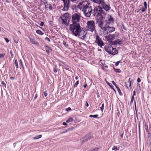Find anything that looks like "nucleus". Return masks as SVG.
Segmentation results:
<instances>
[{
    "mask_svg": "<svg viewBox=\"0 0 151 151\" xmlns=\"http://www.w3.org/2000/svg\"><path fill=\"white\" fill-rule=\"evenodd\" d=\"M86 1H83L79 4V7L81 10L82 9L84 15L86 17L91 16L92 12V7Z\"/></svg>",
    "mask_w": 151,
    "mask_h": 151,
    "instance_id": "obj_1",
    "label": "nucleus"
},
{
    "mask_svg": "<svg viewBox=\"0 0 151 151\" xmlns=\"http://www.w3.org/2000/svg\"><path fill=\"white\" fill-rule=\"evenodd\" d=\"M69 29L73 35L77 37V35H78V33L82 28L81 27L80 24H72L70 25Z\"/></svg>",
    "mask_w": 151,
    "mask_h": 151,
    "instance_id": "obj_2",
    "label": "nucleus"
},
{
    "mask_svg": "<svg viewBox=\"0 0 151 151\" xmlns=\"http://www.w3.org/2000/svg\"><path fill=\"white\" fill-rule=\"evenodd\" d=\"M96 24L101 28L102 30L105 31L106 28L107 26V23L104 21L102 17H97L96 19Z\"/></svg>",
    "mask_w": 151,
    "mask_h": 151,
    "instance_id": "obj_3",
    "label": "nucleus"
},
{
    "mask_svg": "<svg viewBox=\"0 0 151 151\" xmlns=\"http://www.w3.org/2000/svg\"><path fill=\"white\" fill-rule=\"evenodd\" d=\"M93 3L98 4L102 6L103 8L106 11L109 10L111 8L109 4H107L105 2V0H90Z\"/></svg>",
    "mask_w": 151,
    "mask_h": 151,
    "instance_id": "obj_4",
    "label": "nucleus"
},
{
    "mask_svg": "<svg viewBox=\"0 0 151 151\" xmlns=\"http://www.w3.org/2000/svg\"><path fill=\"white\" fill-rule=\"evenodd\" d=\"M81 19V14L79 13H75L73 14L71 22L72 24H79L80 21Z\"/></svg>",
    "mask_w": 151,
    "mask_h": 151,
    "instance_id": "obj_5",
    "label": "nucleus"
},
{
    "mask_svg": "<svg viewBox=\"0 0 151 151\" xmlns=\"http://www.w3.org/2000/svg\"><path fill=\"white\" fill-rule=\"evenodd\" d=\"M63 2V8L62 9L64 11H67L70 7V1L72 2H74L76 1L77 0H62Z\"/></svg>",
    "mask_w": 151,
    "mask_h": 151,
    "instance_id": "obj_6",
    "label": "nucleus"
},
{
    "mask_svg": "<svg viewBox=\"0 0 151 151\" xmlns=\"http://www.w3.org/2000/svg\"><path fill=\"white\" fill-rule=\"evenodd\" d=\"M69 14L68 13H65L63 14L61 17L60 18L62 20V23L67 26L69 24Z\"/></svg>",
    "mask_w": 151,
    "mask_h": 151,
    "instance_id": "obj_7",
    "label": "nucleus"
},
{
    "mask_svg": "<svg viewBox=\"0 0 151 151\" xmlns=\"http://www.w3.org/2000/svg\"><path fill=\"white\" fill-rule=\"evenodd\" d=\"M86 29L89 31L93 32L95 30V22L93 21H88L87 23Z\"/></svg>",
    "mask_w": 151,
    "mask_h": 151,
    "instance_id": "obj_8",
    "label": "nucleus"
},
{
    "mask_svg": "<svg viewBox=\"0 0 151 151\" xmlns=\"http://www.w3.org/2000/svg\"><path fill=\"white\" fill-rule=\"evenodd\" d=\"M80 31L78 33V35H77V36H78V37L81 40H85L87 32L82 28Z\"/></svg>",
    "mask_w": 151,
    "mask_h": 151,
    "instance_id": "obj_9",
    "label": "nucleus"
},
{
    "mask_svg": "<svg viewBox=\"0 0 151 151\" xmlns=\"http://www.w3.org/2000/svg\"><path fill=\"white\" fill-rule=\"evenodd\" d=\"M95 42L97 43L100 47H102L104 45L103 41L98 35H97L96 37Z\"/></svg>",
    "mask_w": 151,
    "mask_h": 151,
    "instance_id": "obj_10",
    "label": "nucleus"
},
{
    "mask_svg": "<svg viewBox=\"0 0 151 151\" xmlns=\"http://www.w3.org/2000/svg\"><path fill=\"white\" fill-rule=\"evenodd\" d=\"M93 137V136L91 134H89L85 137L81 139V142L82 143H84L85 142L88 141L89 140H90Z\"/></svg>",
    "mask_w": 151,
    "mask_h": 151,
    "instance_id": "obj_11",
    "label": "nucleus"
},
{
    "mask_svg": "<svg viewBox=\"0 0 151 151\" xmlns=\"http://www.w3.org/2000/svg\"><path fill=\"white\" fill-rule=\"evenodd\" d=\"M114 19L111 16L109 15L108 17L105 22L106 23L107 25H108V24H112L114 23Z\"/></svg>",
    "mask_w": 151,
    "mask_h": 151,
    "instance_id": "obj_12",
    "label": "nucleus"
},
{
    "mask_svg": "<svg viewBox=\"0 0 151 151\" xmlns=\"http://www.w3.org/2000/svg\"><path fill=\"white\" fill-rule=\"evenodd\" d=\"M105 49L108 53H111V50L113 49V47L110 45H106L105 46Z\"/></svg>",
    "mask_w": 151,
    "mask_h": 151,
    "instance_id": "obj_13",
    "label": "nucleus"
},
{
    "mask_svg": "<svg viewBox=\"0 0 151 151\" xmlns=\"http://www.w3.org/2000/svg\"><path fill=\"white\" fill-rule=\"evenodd\" d=\"M102 9H103L101 7V9L100 10H99L98 13L97 14V17H102L103 18L105 14V12Z\"/></svg>",
    "mask_w": 151,
    "mask_h": 151,
    "instance_id": "obj_14",
    "label": "nucleus"
},
{
    "mask_svg": "<svg viewBox=\"0 0 151 151\" xmlns=\"http://www.w3.org/2000/svg\"><path fill=\"white\" fill-rule=\"evenodd\" d=\"M101 9V7L98 6L95 7L93 10H92V14L93 15H96L97 16L99 10H100Z\"/></svg>",
    "mask_w": 151,
    "mask_h": 151,
    "instance_id": "obj_15",
    "label": "nucleus"
},
{
    "mask_svg": "<svg viewBox=\"0 0 151 151\" xmlns=\"http://www.w3.org/2000/svg\"><path fill=\"white\" fill-rule=\"evenodd\" d=\"M115 28L112 27H109V25H107V26L106 28V31H108V33H111L113 32L114 31Z\"/></svg>",
    "mask_w": 151,
    "mask_h": 151,
    "instance_id": "obj_16",
    "label": "nucleus"
},
{
    "mask_svg": "<svg viewBox=\"0 0 151 151\" xmlns=\"http://www.w3.org/2000/svg\"><path fill=\"white\" fill-rule=\"evenodd\" d=\"M115 36L114 35H110L109 34L108 36V41L110 42H113L112 41L114 39Z\"/></svg>",
    "mask_w": 151,
    "mask_h": 151,
    "instance_id": "obj_17",
    "label": "nucleus"
},
{
    "mask_svg": "<svg viewBox=\"0 0 151 151\" xmlns=\"http://www.w3.org/2000/svg\"><path fill=\"white\" fill-rule=\"evenodd\" d=\"M45 6L46 7V9L48 8L50 10H52V6L50 4H47V1H46L45 2H44Z\"/></svg>",
    "mask_w": 151,
    "mask_h": 151,
    "instance_id": "obj_18",
    "label": "nucleus"
},
{
    "mask_svg": "<svg viewBox=\"0 0 151 151\" xmlns=\"http://www.w3.org/2000/svg\"><path fill=\"white\" fill-rule=\"evenodd\" d=\"M122 42L121 40L119 39H117L116 40H115L111 43L112 45H121L122 43Z\"/></svg>",
    "mask_w": 151,
    "mask_h": 151,
    "instance_id": "obj_19",
    "label": "nucleus"
},
{
    "mask_svg": "<svg viewBox=\"0 0 151 151\" xmlns=\"http://www.w3.org/2000/svg\"><path fill=\"white\" fill-rule=\"evenodd\" d=\"M45 49L46 50V52L48 55H49L50 53L52 51L51 48L48 46H45Z\"/></svg>",
    "mask_w": 151,
    "mask_h": 151,
    "instance_id": "obj_20",
    "label": "nucleus"
},
{
    "mask_svg": "<svg viewBox=\"0 0 151 151\" xmlns=\"http://www.w3.org/2000/svg\"><path fill=\"white\" fill-rule=\"evenodd\" d=\"M111 53H110V54H111L113 55L117 54L118 52V51L116 48H113V49L111 50Z\"/></svg>",
    "mask_w": 151,
    "mask_h": 151,
    "instance_id": "obj_21",
    "label": "nucleus"
},
{
    "mask_svg": "<svg viewBox=\"0 0 151 151\" xmlns=\"http://www.w3.org/2000/svg\"><path fill=\"white\" fill-rule=\"evenodd\" d=\"M73 130V129L71 128H69L68 129H67L66 130H65L64 131H63V132H60V133L61 134H62L63 133H65L69 131L70 130Z\"/></svg>",
    "mask_w": 151,
    "mask_h": 151,
    "instance_id": "obj_22",
    "label": "nucleus"
},
{
    "mask_svg": "<svg viewBox=\"0 0 151 151\" xmlns=\"http://www.w3.org/2000/svg\"><path fill=\"white\" fill-rule=\"evenodd\" d=\"M36 32L40 35H42L44 34V33L42 32L41 30H37L36 31Z\"/></svg>",
    "mask_w": 151,
    "mask_h": 151,
    "instance_id": "obj_23",
    "label": "nucleus"
},
{
    "mask_svg": "<svg viewBox=\"0 0 151 151\" xmlns=\"http://www.w3.org/2000/svg\"><path fill=\"white\" fill-rule=\"evenodd\" d=\"M106 82L107 84L111 87V88L113 89H114V90L115 91L114 89V87L110 83H109L107 81Z\"/></svg>",
    "mask_w": 151,
    "mask_h": 151,
    "instance_id": "obj_24",
    "label": "nucleus"
},
{
    "mask_svg": "<svg viewBox=\"0 0 151 151\" xmlns=\"http://www.w3.org/2000/svg\"><path fill=\"white\" fill-rule=\"evenodd\" d=\"M119 147H117L116 146H114L113 147L112 149V150H119Z\"/></svg>",
    "mask_w": 151,
    "mask_h": 151,
    "instance_id": "obj_25",
    "label": "nucleus"
},
{
    "mask_svg": "<svg viewBox=\"0 0 151 151\" xmlns=\"http://www.w3.org/2000/svg\"><path fill=\"white\" fill-rule=\"evenodd\" d=\"M113 69L114 70L115 72L118 73H120L121 72V70L119 69H116L114 67H113Z\"/></svg>",
    "mask_w": 151,
    "mask_h": 151,
    "instance_id": "obj_26",
    "label": "nucleus"
},
{
    "mask_svg": "<svg viewBox=\"0 0 151 151\" xmlns=\"http://www.w3.org/2000/svg\"><path fill=\"white\" fill-rule=\"evenodd\" d=\"M16 66V68L17 69H18L19 68V66L18 65V62L17 59H16L14 62Z\"/></svg>",
    "mask_w": 151,
    "mask_h": 151,
    "instance_id": "obj_27",
    "label": "nucleus"
},
{
    "mask_svg": "<svg viewBox=\"0 0 151 151\" xmlns=\"http://www.w3.org/2000/svg\"><path fill=\"white\" fill-rule=\"evenodd\" d=\"M138 127H139V137H140V122H139L138 123Z\"/></svg>",
    "mask_w": 151,
    "mask_h": 151,
    "instance_id": "obj_28",
    "label": "nucleus"
},
{
    "mask_svg": "<svg viewBox=\"0 0 151 151\" xmlns=\"http://www.w3.org/2000/svg\"><path fill=\"white\" fill-rule=\"evenodd\" d=\"M73 118H70L68 119V120H67L66 121V122L67 123H69L70 122H73Z\"/></svg>",
    "mask_w": 151,
    "mask_h": 151,
    "instance_id": "obj_29",
    "label": "nucleus"
},
{
    "mask_svg": "<svg viewBox=\"0 0 151 151\" xmlns=\"http://www.w3.org/2000/svg\"><path fill=\"white\" fill-rule=\"evenodd\" d=\"M144 127L145 128V129L146 130V131L147 132H148L149 130L148 129V126L147 124H145V125H144Z\"/></svg>",
    "mask_w": 151,
    "mask_h": 151,
    "instance_id": "obj_30",
    "label": "nucleus"
},
{
    "mask_svg": "<svg viewBox=\"0 0 151 151\" xmlns=\"http://www.w3.org/2000/svg\"><path fill=\"white\" fill-rule=\"evenodd\" d=\"M42 136L41 135H40L37 136L35 137H34V139H37L41 138L42 137Z\"/></svg>",
    "mask_w": 151,
    "mask_h": 151,
    "instance_id": "obj_31",
    "label": "nucleus"
},
{
    "mask_svg": "<svg viewBox=\"0 0 151 151\" xmlns=\"http://www.w3.org/2000/svg\"><path fill=\"white\" fill-rule=\"evenodd\" d=\"M130 78H129L128 81V83H129V88H130L131 89V88H132V87H131V83H132V81H131L130 80Z\"/></svg>",
    "mask_w": 151,
    "mask_h": 151,
    "instance_id": "obj_32",
    "label": "nucleus"
},
{
    "mask_svg": "<svg viewBox=\"0 0 151 151\" xmlns=\"http://www.w3.org/2000/svg\"><path fill=\"white\" fill-rule=\"evenodd\" d=\"M98 116V114H95L94 115H91L89 116L90 117H93L95 118H97Z\"/></svg>",
    "mask_w": 151,
    "mask_h": 151,
    "instance_id": "obj_33",
    "label": "nucleus"
},
{
    "mask_svg": "<svg viewBox=\"0 0 151 151\" xmlns=\"http://www.w3.org/2000/svg\"><path fill=\"white\" fill-rule=\"evenodd\" d=\"M63 44L65 47H68V44H67V43L66 42H65V41H63Z\"/></svg>",
    "mask_w": 151,
    "mask_h": 151,
    "instance_id": "obj_34",
    "label": "nucleus"
},
{
    "mask_svg": "<svg viewBox=\"0 0 151 151\" xmlns=\"http://www.w3.org/2000/svg\"><path fill=\"white\" fill-rule=\"evenodd\" d=\"M79 81H77L74 84V88L76 87L77 86L78 84H79Z\"/></svg>",
    "mask_w": 151,
    "mask_h": 151,
    "instance_id": "obj_35",
    "label": "nucleus"
},
{
    "mask_svg": "<svg viewBox=\"0 0 151 151\" xmlns=\"http://www.w3.org/2000/svg\"><path fill=\"white\" fill-rule=\"evenodd\" d=\"M117 91H118V93H119V95L120 96H122L123 95V94H122V92H121L120 89V88H119V89H118V90H117Z\"/></svg>",
    "mask_w": 151,
    "mask_h": 151,
    "instance_id": "obj_36",
    "label": "nucleus"
},
{
    "mask_svg": "<svg viewBox=\"0 0 151 151\" xmlns=\"http://www.w3.org/2000/svg\"><path fill=\"white\" fill-rule=\"evenodd\" d=\"M30 41L33 44H36V42L33 39L30 38Z\"/></svg>",
    "mask_w": 151,
    "mask_h": 151,
    "instance_id": "obj_37",
    "label": "nucleus"
},
{
    "mask_svg": "<svg viewBox=\"0 0 151 151\" xmlns=\"http://www.w3.org/2000/svg\"><path fill=\"white\" fill-rule=\"evenodd\" d=\"M144 4L145 9H147V4L146 2V1H144Z\"/></svg>",
    "mask_w": 151,
    "mask_h": 151,
    "instance_id": "obj_38",
    "label": "nucleus"
},
{
    "mask_svg": "<svg viewBox=\"0 0 151 151\" xmlns=\"http://www.w3.org/2000/svg\"><path fill=\"white\" fill-rule=\"evenodd\" d=\"M122 62H121V61H117V62H116V63H115V65L116 66H117L119 64V63H121Z\"/></svg>",
    "mask_w": 151,
    "mask_h": 151,
    "instance_id": "obj_39",
    "label": "nucleus"
},
{
    "mask_svg": "<svg viewBox=\"0 0 151 151\" xmlns=\"http://www.w3.org/2000/svg\"><path fill=\"white\" fill-rule=\"evenodd\" d=\"M19 61H20V63L21 64L22 67L23 68V69H24V67L23 66V63H22V59H20V60Z\"/></svg>",
    "mask_w": 151,
    "mask_h": 151,
    "instance_id": "obj_40",
    "label": "nucleus"
},
{
    "mask_svg": "<svg viewBox=\"0 0 151 151\" xmlns=\"http://www.w3.org/2000/svg\"><path fill=\"white\" fill-rule=\"evenodd\" d=\"M146 9H145V8H144L143 6H142V9H141V10L142 11V12H144L145 11V10Z\"/></svg>",
    "mask_w": 151,
    "mask_h": 151,
    "instance_id": "obj_41",
    "label": "nucleus"
},
{
    "mask_svg": "<svg viewBox=\"0 0 151 151\" xmlns=\"http://www.w3.org/2000/svg\"><path fill=\"white\" fill-rule=\"evenodd\" d=\"M56 66H55V67L53 68V72L55 73H56L57 72V70L56 68Z\"/></svg>",
    "mask_w": 151,
    "mask_h": 151,
    "instance_id": "obj_42",
    "label": "nucleus"
},
{
    "mask_svg": "<svg viewBox=\"0 0 151 151\" xmlns=\"http://www.w3.org/2000/svg\"><path fill=\"white\" fill-rule=\"evenodd\" d=\"M104 104H103L102 105V106L100 107L102 111H103L104 110Z\"/></svg>",
    "mask_w": 151,
    "mask_h": 151,
    "instance_id": "obj_43",
    "label": "nucleus"
},
{
    "mask_svg": "<svg viewBox=\"0 0 151 151\" xmlns=\"http://www.w3.org/2000/svg\"><path fill=\"white\" fill-rule=\"evenodd\" d=\"M44 95L45 97H46L47 96L48 93L47 91H45L44 92Z\"/></svg>",
    "mask_w": 151,
    "mask_h": 151,
    "instance_id": "obj_44",
    "label": "nucleus"
},
{
    "mask_svg": "<svg viewBox=\"0 0 151 151\" xmlns=\"http://www.w3.org/2000/svg\"><path fill=\"white\" fill-rule=\"evenodd\" d=\"M5 54H0V58H1L2 57H4V56Z\"/></svg>",
    "mask_w": 151,
    "mask_h": 151,
    "instance_id": "obj_45",
    "label": "nucleus"
},
{
    "mask_svg": "<svg viewBox=\"0 0 151 151\" xmlns=\"http://www.w3.org/2000/svg\"><path fill=\"white\" fill-rule=\"evenodd\" d=\"M134 99V95H133L131 98V102L132 103L133 101V100Z\"/></svg>",
    "mask_w": 151,
    "mask_h": 151,
    "instance_id": "obj_46",
    "label": "nucleus"
},
{
    "mask_svg": "<svg viewBox=\"0 0 151 151\" xmlns=\"http://www.w3.org/2000/svg\"><path fill=\"white\" fill-rule=\"evenodd\" d=\"M45 40L48 41L49 42H50V39L48 37H46L45 38Z\"/></svg>",
    "mask_w": 151,
    "mask_h": 151,
    "instance_id": "obj_47",
    "label": "nucleus"
},
{
    "mask_svg": "<svg viewBox=\"0 0 151 151\" xmlns=\"http://www.w3.org/2000/svg\"><path fill=\"white\" fill-rule=\"evenodd\" d=\"M1 84L2 85H3L4 86L6 87V84L4 81H1Z\"/></svg>",
    "mask_w": 151,
    "mask_h": 151,
    "instance_id": "obj_48",
    "label": "nucleus"
},
{
    "mask_svg": "<svg viewBox=\"0 0 151 151\" xmlns=\"http://www.w3.org/2000/svg\"><path fill=\"white\" fill-rule=\"evenodd\" d=\"M14 42L16 43H18V39H14Z\"/></svg>",
    "mask_w": 151,
    "mask_h": 151,
    "instance_id": "obj_49",
    "label": "nucleus"
},
{
    "mask_svg": "<svg viewBox=\"0 0 151 151\" xmlns=\"http://www.w3.org/2000/svg\"><path fill=\"white\" fill-rule=\"evenodd\" d=\"M71 110L70 107H68L66 109V111H70Z\"/></svg>",
    "mask_w": 151,
    "mask_h": 151,
    "instance_id": "obj_50",
    "label": "nucleus"
},
{
    "mask_svg": "<svg viewBox=\"0 0 151 151\" xmlns=\"http://www.w3.org/2000/svg\"><path fill=\"white\" fill-rule=\"evenodd\" d=\"M5 40L6 41V42L8 43V42H9V39L8 38H5Z\"/></svg>",
    "mask_w": 151,
    "mask_h": 151,
    "instance_id": "obj_51",
    "label": "nucleus"
},
{
    "mask_svg": "<svg viewBox=\"0 0 151 151\" xmlns=\"http://www.w3.org/2000/svg\"><path fill=\"white\" fill-rule=\"evenodd\" d=\"M40 25L41 26H43L44 25V22H41L40 23Z\"/></svg>",
    "mask_w": 151,
    "mask_h": 151,
    "instance_id": "obj_52",
    "label": "nucleus"
},
{
    "mask_svg": "<svg viewBox=\"0 0 151 151\" xmlns=\"http://www.w3.org/2000/svg\"><path fill=\"white\" fill-rule=\"evenodd\" d=\"M111 82L112 83V84L115 86L117 85L114 81H112Z\"/></svg>",
    "mask_w": 151,
    "mask_h": 151,
    "instance_id": "obj_53",
    "label": "nucleus"
},
{
    "mask_svg": "<svg viewBox=\"0 0 151 151\" xmlns=\"http://www.w3.org/2000/svg\"><path fill=\"white\" fill-rule=\"evenodd\" d=\"M141 81V79L139 78H138L137 79V81L138 82H140Z\"/></svg>",
    "mask_w": 151,
    "mask_h": 151,
    "instance_id": "obj_54",
    "label": "nucleus"
},
{
    "mask_svg": "<svg viewBox=\"0 0 151 151\" xmlns=\"http://www.w3.org/2000/svg\"><path fill=\"white\" fill-rule=\"evenodd\" d=\"M37 94H35V97H34V100H35L37 98Z\"/></svg>",
    "mask_w": 151,
    "mask_h": 151,
    "instance_id": "obj_55",
    "label": "nucleus"
},
{
    "mask_svg": "<svg viewBox=\"0 0 151 151\" xmlns=\"http://www.w3.org/2000/svg\"><path fill=\"white\" fill-rule=\"evenodd\" d=\"M10 53L11 55V56H12H12L13 55V54H12V51H10Z\"/></svg>",
    "mask_w": 151,
    "mask_h": 151,
    "instance_id": "obj_56",
    "label": "nucleus"
},
{
    "mask_svg": "<svg viewBox=\"0 0 151 151\" xmlns=\"http://www.w3.org/2000/svg\"><path fill=\"white\" fill-rule=\"evenodd\" d=\"M63 125H66L67 124V123L65 122H64L63 123Z\"/></svg>",
    "mask_w": 151,
    "mask_h": 151,
    "instance_id": "obj_57",
    "label": "nucleus"
},
{
    "mask_svg": "<svg viewBox=\"0 0 151 151\" xmlns=\"http://www.w3.org/2000/svg\"><path fill=\"white\" fill-rule=\"evenodd\" d=\"M98 149H93L92 151H97L98 150Z\"/></svg>",
    "mask_w": 151,
    "mask_h": 151,
    "instance_id": "obj_58",
    "label": "nucleus"
},
{
    "mask_svg": "<svg viewBox=\"0 0 151 151\" xmlns=\"http://www.w3.org/2000/svg\"><path fill=\"white\" fill-rule=\"evenodd\" d=\"M14 78L13 77H10V79L11 80H14Z\"/></svg>",
    "mask_w": 151,
    "mask_h": 151,
    "instance_id": "obj_59",
    "label": "nucleus"
},
{
    "mask_svg": "<svg viewBox=\"0 0 151 151\" xmlns=\"http://www.w3.org/2000/svg\"><path fill=\"white\" fill-rule=\"evenodd\" d=\"M115 87H116V88L117 89V90H118V89H119V88H120L118 87V86H117V85H116V86H115Z\"/></svg>",
    "mask_w": 151,
    "mask_h": 151,
    "instance_id": "obj_60",
    "label": "nucleus"
},
{
    "mask_svg": "<svg viewBox=\"0 0 151 151\" xmlns=\"http://www.w3.org/2000/svg\"><path fill=\"white\" fill-rule=\"evenodd\" d=\"M86 106L87 107H88L89 106L87 102H86Z\"/></svg>",
    "mask_w": 151,
    "mask_h": 151,
    "instance_id": "obj_61",
    "label": "nucleus"
},
{
    "mask_svg": "<svg viewBox=\"0 0 151 151\" xmlns=\"http://www.w3.org/2000/svg\"><path fill=\"white\" fill-rule=\"evenodd\" d=\"M87 86V85L86 84L85 85H84L83 87L84 88H85Z\"/></svg>",
    "mask_w": 151,
    "mask_h": 151,
    "instance_id": "obj_62",
    "label": "nucleus"
},
{
    "mask_svg": "<svg viewBox=\"0 0 151 151\" xmlns=\"http://www.w3.org/2000/svg\"><path fill=\"white\" fill-rule=\"evenodd\" d=\"M135 93H136V92H135V91L134 90L133 92V95H134V96L135 95Z\"/></svg>",
    "mask_w": 151,
    "mask_h": 151,
    "instance_id": "obj_63",
    "label": "nucleus"
},
{
    "mask_svg": "<svg viewBox=\"0 0 151 151\" xmlns=\"http://www.w3.org/2000/svg\"><path fill=\"white\" fill-rule=\"evenodd\" d=\"M78 77L77 76H76L75 77V79H76V80L78 79Z\"/></svg>",
    "mask_w": 151,
    "mask_h": 151,
    "instance_id": "obj_64",
    "label": "nucleus"
}]
</instances>
